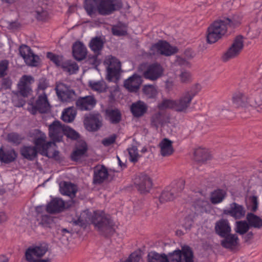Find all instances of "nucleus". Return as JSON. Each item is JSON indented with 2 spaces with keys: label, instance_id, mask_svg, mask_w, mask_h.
<instances>
[{
  "label": "nucleus",
  "instance_id": "nucleus-1",
  "mask_svg": "<svg viewBox=\"0 0 262 262\" xmlns=\"http://www.w3.org/2000/svg\"><path fill=\"white\" fill-rule=\"evenodd\" d=\"M148 262H194L193 253L189 246H184L182 250L178 249L169 253H158L155 251L148 253L147 256Z\"/></svg>",
  "mask_w": 262,
  "mask_h": 262
},
{
  "label": "nucleus",
  "instance_id": "nucleus-2",
  "mask_svg": "<svg viewBox=\"0 0 262 262\" xmlns=\"http://www.w3.org/2000/svg\"><path fill=\"white\" fill-rule=\"evenodd\" d=\"M91 222L101 235L108 237L114 232L115 223L111 216L104 211H94L91 218Z\"/></svg>",
  "mask_w": 262,
  "mask_h": 262
},
{
  "label": "nucleus",
  "instance_id": "nucleus-3",
  "mask_svg": "<svg viewBox=\"0 0 262 262\" xmlns=\"http://www.w3.org/2000/svg\"><path fill=\"white\" fill-rule=\"evenodd\" d=\"M226 24L222 20H217L211 24L207 28L206 40L212 44L221 39L227 32Z\"/></svg>",
  "mask_w": 262,
  "mask_h": 262
},
{
  "label": "nucleus",
  "instance_id": "nucleus-4",
  "mask_svg": "<svg viewBox=\"0 0 262 262\" xmlns=\"http://www.w3.org/2000/svg\"><path fill=\"white\" fill-rule=\"evenodd\" d=\"M201 87L199 84L192 85L190 89L186 91L176 102V111L178 112H186L190 106L193 97L200 91Z\"/></svg>",
  "mask_w": 262,
  "mask_h": 262
},
{
  "label": "nucleus",
  "instance_id": "nucleus-5",
  "mask_svg": "<svg viewBox=\"0 0 262 262\" xmlns=\"http://www.w3.org/2000/svg\"><path fill=\"white\" fill-rule=\"evenodd\" d=\"M33 99L34 98H32L30 100L28 103L29 106L28 107V111L32 115H36L37 113L45 114L50 110V104L45 92H42L38 95L34 102Z\"/></svg>",
  "mask_w": 262,
  "mask_h": 262
},
{
  "label": "nucleus",
  "instance_id": "nucleus-6",
  "mask_svg": "<svg viewBox=\"0 0 262 262\" xmlns=\"http://www.w3.org/2000/svg\"><path fill=\"white\" fill-rule=\"evenodd\" d=\"M185 182L183 180H180L177 182H173L171 185L165 188L159 197L161 203L173 200L178 196L180 193L184 188Z\"/></svg>",
  "mask_w": 262,
  "mask_h": 262
},
{
  "label": "nucleus",
  "instance_id": "nucleus-7",
  "mask_svg": "<svg viewBox=\"0 0 262 262\" xmlns=\"http://www.w3.org/2000/svg\"><path fill=\"white\" fill-rule=\"evenodd\" d=\"M33 135L34 147L36 148V150L43 156H48V150L52 145L55 146V143L52 141H46V134L39 129H35Z\"/></svg>",
  "mask_w": 262,
  "mask_h": 262
},
{
  "label": "nucleus",
  "instance_id": "nucleus-8",
  "mask_svg": "<svg viewBox=\"0 0 262 262\" xmlns=\"http://www.w3.org/2000/svg\"><path fill=\"white\" fill-rule=\"evenodd\" d=\"M122 0H100L98 3V14L106 16L120 11L123 8Z\"/></svg>",
  "mask_w": 262,
  "mask_h": 262
},
{
  "label": "nucleus",
  "instance_id": "nucleus-9",
  "mask_svg": "<svg viewBox=\"0 0 262 262\" xmlns=\"http://www.w3.org/2000/svg\"><path fill=\"white\" fill-rule=\"evenodd\" d=\"M48 250L46 244L29 248L25 253L26 258L28 262H50V259H41V258L46 254Z\"/></svg>",
  "mask_w": 262,
  "mask_h": 262
},
{
  "label": "nucleus",
  "instance_id": "nucleus-10",
  "mask_svg": "<svg viewBox=\"0 0 262 262\" xmlns=\"http://www.w3.org/2000/svg\"><path fill=\"white\" fill-rule=\"evenodd\" d=\"M104 64L106 66L107 80L110 81H112L113 79L118 80L121 69L120 61L115 57L110 55L105 58Z\"/></svg>",
  "mask_w": 262,
  "mask_h": 262
},
{
  "label": "nucleus",
  "instance_id": "nucleus-11",
  "mask_svg": "<svg viewBox=\"0 0 262 262\" xmlns=\"http://www.w3.org/2000/svg\"><path fill=\"white\" fill-rule=\"evenodd\" d=\"M150 51V54L153 55L161 54L168 56L176 53L178 52V49L176 47L171 46L166 40H160L152 45Z\"/></svg>",
  "mask_w": 262,
  "mask_h": 262
},
{
  "label": "nucleus",
  "instance_id": "nucleus-12",
  "mask_svg": "<svg viewBox=\"0 0 262 262\" xmlns=\"http://www.w3.org/2000/svg\"><path fill=\"white\" fill-rule=\"evenodd\" d=\"M244 48L243 36L241 35L235 37L231 46L223 55V61H227L238 56Z\"/></svg>",
  "mask_w": 262,
  "mask_h": 262
},
{
  "label": "nucleus",
  "instance_id": "nucleus-13",
  "mask_svg": "<svg viewBox=\"0 0 262 262\" xmlns=\"http://www.w3.org/2000/svg\"><path fill=\"white\" fill-rule=\"evenodd\" d=\"M56 95L62 102H70L74 100L76 93L70 86L63 82H57L55 88Z\"/></svg>",
  "mask_w": 262,
  "mask_h": 262
},
{
  "label": "nucleus",
  "instance_id": "nucleus-14",
  "mask_svg": "<svg viewBox=\"0 0 262 262\" xmlns=\"http://www.w3.org/2000/svg\"><path fill=\"white\" fill-rule=\"evenodd\" d=\"M135 188L141 194L148 193L152 187L151 179L146 174L141 173L136 175L134 180Z\"/></svg>",
  "mask_w": 262,
  "mask_h": 262
},
{
  "label": "nucleus",
  "instance_id": "nucleus-15",
  "mask_svg": "<svg viewBox=\"0 0 262 262\" xmlns=\"http://www.w3.org/2000/svg\"><path fill=\"white\" fill-rule=\"evenodd\" d=\"M19 52L28 66L36 67L39 64V57L33 53L30 47L25 45L20 46Z\"/></svg>",
  "mask_w": 262,
  "mask_h": 262
},
{
  "label": "nucleus",
  "instance_id": "nucleus-16",
  "mask_svg": "<svg viewBox=\"0 0 262 262\" xmlns=\"http://www.w3.org/2000/svg\"><path fill=\"white\" fill-rule=\"evenodd\" d=\"M34 82V79L31 75H24L17 83V94L23 97H28L33 92L32 84Z\"/></svg>",
  "mask_w": 262,
  "mask_h": 262
},
{
  "label": "nucleus",
  "instance_id": "nucleus-17",
  "mask_svg": "<svg viewBox=\"0 0 262 262\" xmlns=\"http://www.w3.org/2000/svg\"><path fill=\"white\" fill-rule=\"evenodd\" d=\"M64 125H62L59 121L55 120L49 126V135L52 142H60L64 135Z\"/></svg>",
  "mask_w": 262,
  "mask_h": 262
},
{
  "label": "nucleus",
  "instance_id": "nucleus-18",
  "mask_svg": "<svg viewBox=\"0 0 262 262\" xmlns=\"http://www.w3.org/2000/svg\"><path fill=\"white\" fill-rule=\"evenodd\" d=\"M84 124L88 131H97L102 125V117L99 113L90 114L85 117Z\"/></svg>",
  "mask_w": 262,
  "mask_h": 262
},
{
  "label": "nucleus",
  "instance_id": "nucleus-19",
  "mask_svg": "<svg viewBox=\"0 0 262 262\" xmlns=\"http://www.w3.org/2000/svg\"><path fill=\"white\" fill-rule=\"evenodd\" d=\"M224 215L232 217L235 220H239L245 216L246 210L243 205L235 202L229 204V207L223 210Z\"/></svg>",
  "mask_w": 262,
  "mask_h": 262
},
{
  "label": "nucleus",
  "instance_id": "nucleus-20",
  "mask_svg": "<svg viewBox=\"0 0 262 262\" xmlns=\"http://www.w3.org/2000/svg\"><path fill=\"white\" fill-rule=\"evenodd\" d=\"M163 69L160 64L155 62L149 64L143 72V77L152 81L160 78L163 74Z\"/></svg>",
  "mask_w": 262,
  "mask_h": 262
},
{
  "label": "nucleus",
  "instance_id": "nucleus-21",
  "mask_svg": "<svg viewBox=\"0 0 262 262\" xmlns=\"http://www.w3.org/2000/svg\"><path fill=\"white\" fill-rule=\"evenodd\" d=\"M97 101L94 96L88 95L79 97L76 100L75 105L78 110L81 111L92 110L96 105Z\"/></svg>",
  "mask_w": 262,
  "mask_h": 262
},
{
  "label": "nucleus",
  "instance_id": "nucleus-22",
  "mask_svg": "<svg viewBox=\"0 0 262 262\" xmlns=\"http://www.w3.org/2000/svg\"><path fill=\"white\" fill-rule=\"evenodd\" d=\"M108 172L106 167L103 165H98L94 168L93 183L94 184H101L107 178Z\"/></svg>",
  "mask_w": 262,
  "mask_h": 262
},
{
  "label": "nucleus",
  "instance_id": "nucleus-23",
  "mask_svg": "<svg viewBox=\"0 0 262 262\" xmlns=\"http://www.w3.org/2000/svg\"><path fill=\"white\" fill-rule=\"evenodd\" d=\"M142 82V77L137 74H134L124 81V86L130 92H137Z\"/></svg>",
  "mask_w": 262,
  "mask_h": 262
},
{
  "label": "nucleus",
  "instance_id": "nucleus-24",
  "mask_svg": "<svg viewBox=\"0 0 262 262\" xmlns=\"http://www.w3.org/2000/svg\"><path fill=\"white\" fill-rule=\"evenodd\" d=\"M65 208L64 202L57 198H54L46 205V211L50 214H56L64 210Z\"/></svg>",
  "mask_w": 262,
  "mask_h": 262
},
{
  "label": "nucleus",
  "instance_id": "nucleus-25",
  "mask_svg": "<svg viewBox=\"0 0 262 262\" xmlns=\"http://www.w3.org/2000/svg\"><path fill=\"white\" fill-rule=\"evenodd\" d=\"M215 233L220 237L226 236L231 233V228L227 219H221L217 221L214 226Z\"/></svg>",
  "mask_w": 262,
  "mask_h": 262
},
{
  "label": "nucleus",
  "instance_id": "nucleus-26",
  "mask_svg": "<svg viewBox=\"0 0 262 262\" xmlns=\"http://www.w3.org/2000/svg\"><path fill=\"white\" fill-rule=\"evenodd\" d=\"M72 53L73 57L76 60L81 61L86 57L87 49L82 42L77 41L73 45Z\"/></svg>",
  "mask_w": 262,
  "mask_h": 262
},
{
  "label": "nucleus",
  "instance_id": "nucleus-27",
  "mask_svg": "<svg viewBox=\"0 0 262 262\" xmlns=\"http://www.w3.org/2000/svg\"><path fill=\"white\" fill-rule=\"evenodd\" d=\"M130 109L134 117L139 118L143 116L146 113L147 106L144 102L139 100L133 103Z\"/></svg>",
  "mask_w": 262,
  "mask_h": 262
},
{
  "label": "nucleus",
  "instance_id": "nucleus-28",
  "mask_svg": "<svg viewBox=\"0 0 262 262\" xmlns=\"http://www.w3.org/2000/svg\"><path fill=\"white\" fill-rule=\"evenodd\" d=\"M60 193L64 195L74 196L77 192V186L70 182H61L59 184Z\"/></svg>",
  "mask_w": 262,
  "mask_h": 262
},
{
  "label": "nucleus",
  "instance_id": "nucleus-29",
  "mask_svg": "<svg viewBox=\"0 0 262 262\" xmlns=\"http://www.w3.org/2000/svg\"><path fill=\"white\" fill-rule=\"evenodd\" d=\"M55 217L47 214H38L36 221L38 224L44 228H52L55 225Z\"/></svg>",
  "mask_w": 262,
  "mask_h": 262
},
{
  "label": "nucleus",
  "instance_id": "nucleus-30",
  "mask_svg": "<svg viewBox=\"0 0 262 262\" xmlns=\"http://www.w3.org/2000/svg\"><path fill=\"white\" fill-rule=\"evenodd\" d=\"M223 237L224 238L221 242L223 247L226 249H233L237 246L238 237L236 234L230 233L227 236H223Z\"/></svg>",
  "mask_w": 262,
  "mask_h": 262
},
{
  "label": "nucleus",
  "instance_id": "nucleus-31",
  "mask_svg": "<svg viewBox=\"0 0 262 262\" xmlns=\"http://www.w3.org/2000/svg\"><path fill=\"white\" fill-rule=\"evenodd\" d=\"M88 151V146L85 142L82 143L77 146L71 155V160L79 162L84 156Z\"/></svg>",
  "mask_w": 262,
  "mask_h": 262
},
{
  "label": "nucleus",
  "instance_id": "nucleus-32",
  "mask_svg": "<svg viewBox=\"0 0 262 262\" xmlns=\"http://www.w3.org/2000/svg\"><path fill=\"white\" fill-rule=\"evenodd\" d=\"M105 116L110 122L113 124L119 123L122 119V115L118 108H107L105 110Z\"/></svg>",
  "mask_w": 262,
  "mask_h": 262
},
{
  "label": "nucleus",
  "instance_id": "nucleus-33",
  "mask_svg": "<svg viewBox=\"0 0 262 262\" xmlns=\"http://www.w3.org/2000/svg\"><path fill=\"white\" fill-rule=\"evenodd\" d=\"M227 196L226 191L218 188L211 192L210 200L212 204H217L222 202Z\"/></svg>",
  "mask_w": 262,
  "mask_h": 262
},
{
  "label": "nucleus",
  "instance_id": "nucleus-34",
  "mask_svg": "<svg viewBox=\"0 0 262 262\" xmlns=\"http://www.w3.org/2000/svg\"><path fill=\"white\" fill-rule=\"evenodd\" d=\"M104 42L100 37L96 36L91 40L89 43V47L95 54L100 55L104 47Z\"/></svg>",
  "mask_w": 262,
  "mask_h": 262
},
{
  "label": "nucleus",
  "instance_id": "nucleus-35",
  "mask_svg": "<svg viewBox=\"0 0 262 262\" xmlns=\"http://www.w3.org/2000/svg\"><path fill=\"white\" fill-rule=\"evenodd\" d=\"M159 146L161 154L163 157L170 156L173 152L172 142L167 138L163 139Z\"/></svg>",
  "mask_w": 262,
  "mask_h": 262
},
{
  "label": "nucleus",
  "instance_id": "nucleus-36",
  "mask_svg": "<svg viewBox=\"0 0 262 262\" xmlns=\"http://www.w3.org/2000/svg\"><path fill=\"white\" fill-rule=\"evenodd\" d=\"M88 85L92 90L98 93H105L108 89V86L103 80L97 81L91 80L89 81Z\"/></svg>",
  "mask_w": 262,
  "mask_h": 262
},
{
  "label": "nucleus",
  "instance_id": "nucleus-37",
  "mask_svg": "<svg viewBox=\"0 0 262 262\" xmlns=\"http://www.w3.org/2000/svg\"><path fill=\"white\" fill-rule=\"evenodd\" d=\"M100 0H84V8L88 15L98 13V3Z\"/></svg>",
  "mask_w": 262,
  "mask_h": 262
},
{
  "label": "nucleus",
  "instance_id": "nucleus-38",
  "mask_svg": "<svg viewBox=\"0 0 262 262\" xmlns=\"http://www.w3.org/2000/svg\"><path fill=\"white\" fill-rule=\"evenodd\" d=\"M127 24L121 21L112 27V34L117 36H123L127 34Z\"/></svg>",
  "mask_w": 262,
  "mask_h": 262
},
{
  "label": "nucleus",
  "instance_id": "nucleus-39",
  "mask_svg": "<svg viewBox=\"0 0 262 262\" xmlns=\"http://www.w3.org/2000/svg\"><path fill=\"white\" fill-rule=\"evenodd\" d=\"M16 154L13 149L4 150L3 146L0 148V161L8 163L13 161L15 158Z\"/></svg>",
  "mask_w": 262,
  "mask_h": 262
},
{
  "label": "nucleus",
  "instance_id": "nucleus-40",
  "mask_svg": "<svg viewBox=\"0 0 262 262\" xmlns=\"http://www.w3.org/2000/svg\"><path fill=\"white\" fill-rule=\"evenodd\" d=\"M21 154L26 159L33 161L37 156L38 151L34 146H24L20 150Z\"/></svg>",
  "mask_w": 262,
  "mask_h": 262
},
{
  "label": "nucleus",
  "instance_id": "nucleus-41",
  "mask_svg": "<svg viewBox=\"0 0 262 262\" xmlns=\"http://www.w3.org/2000/svg\"><path fill=\"white\" fill-rule=\"evenodd\" d=\"M246 219L250 227L257 229L262 228V219L253 213H248Z\"/></svg>",
  "mask_w": 262,
  "mask_h": 262
},
{
  "label": "nucleus",
  "instance_id": "nucleus-42",
  "mask_svg": "<svg viewBox=\"0 0 262 262\" xmlns=\"http://www.w3.org/2000/svg\"><path fill=\"white\" fill-rule=\"evenodd\" d=\"M61 68L63 71L68 72L69 74L76 73L79 69L78 64L70 60L64 61Z\"/></svg>",
  "mask_w": 262,
  "mask_h": 262
},
{
  "label": "nucleus",
  "instance_id": "nucleus-43",
  "mask_svg": "<svg viewBox=\"0 0 262 262\" xmlns=\"http://www.w3.org/2000/svg\"><path fill=\"white\" fill-rule=\"evenodd\" d=\"M194 155L195 160L199 162H204L211 159V155L205 148L196 149L194 152Z\"/></svg>",
  "mask_w": 262,
  "mask_h": 262
},
{
  "label": "nucleus",
  "instance_id": "nucleus-44",
  "mask_svg": "<svg viewBox=\"0 0 262 262\" xmlns=\"http://www.w3.org/2000/svg\"><path fill=\"white\" fill-rule=\"evenodd\" d=\"M232 101L237 107L244 106L248 103V98L243 93L238 92L233 95Z\"/></svg>",
  "mask_w": 262,
  "mask_h": 262
},
{
  "label": "nucleus",
  "instance_id": "nucleus-45",
  "mask_svg": "<svg viewBox=\"0 0 262 262\" xmlns=\"http://www.w3.org/2000/svg\"><path fill=\"white\" fill-rule=\"evenodd\" d=\"M76 115V111L73 107H69L63 112L61 119L65 122H72Z\"/></svg>",
  "mask_w": 262,
  "mask_h": 262
},
{
  "label": "nucleus",
  "instance_id": "nucleus-46",
  "mask_svg": "<svg viewBox=\"0 0 262 262\" xmlns=\"http://www.w3.org/2000/svg\"><path fill=\"white\" fill-rule=\"evenodd\" d=\"M47 57L53 62L57 67H61L64 62L63 56L56 55L52 52H48Z\"/></svg>",
  "mask_w": 262,
  "mask_h": 262
},
{
  "label": "nucleus",
  "instance_id": "nucleus-47",
  "mask_svg": "<svg viewBox=\"0 0 262 262\" xmlns=\"http://www.w3.org/2000/svg\"><path fill=\"white\" fill-rule=\"evenodd\" d=\"M150 122L151 126L158 129L159 126L163 124L162 114L160 112L154 114L151 117Z\"/></svg>",
  "mask_w": 262,
  "mask_h": 262
},
{
  "label": "nucleus",
  "instance_id": "nucleus-48",
  "mask_svg": "<svg viewBox=\"0 0 262 262\" xmlns=\"http://www.w3.org/2000/svg\"><path fill=\"white\" fill-rule=\"evenodd\" d=\"M249 227L248 223L246 221H238L236 223L235 231L239 234L243 235L249 230Z\"/></svg>",
  "mask_w": 262,
  "mask_h": 262
},
{
  "label": "nucleus",
  "instance_id": "nucleus-49",
  "mask_svg": "<svg viewBox=\"0 0 262 262\" xmlns=\"http://www.w3.org/2000/svg\"><path fill=\"white\" fill-rule=\"evenodd\" d=\"M127 150L129 156L130 161L134 163L137 162L140 157L138 154L137 146L136 145H132L130 147L127 148Z\"/></svg>",
  "mask_w": 262,
  "mask_h": 262
},
{
  "label": "nucleus",
  "instance_id": "nucleus-50",
  "mask_svg": "<svg viewBox=\"0 0 262 262\" xmlns=\"http://www.w3.org/2000/svg\"><path fill=\"white\" fill-rule=\"evenodd\" d=\"M143 92L149 98H155L158 93L156 88L152 85H144L143 88Z\"/></svg>",
  "mask_w": 262,
  "mask_h": 262
},
{
  "label": "nucleus",
  "instance_id": "nucleus-51",
  "mask_svg": "<svg viewBox=\"0 0 262 262\" xmlns=\"http://www.w3.org/2000/svg\"><path fill=\"white\" fill-rule=\"evenodd\" d=\"M225 24L227 29L228 27L235 28L238 27L241 24V17H226L224 20H222Z\"/></svg>",
  "mask_w": 262,
  "mask_h": 262
},
{
  "label": "nucleus",
  "instance_id": "nucleus-52",
  "mask_svg": "<svg viewBox=\"0 0 262 262\" xmlns=\"http://www.w3.org/2000/svg\"><path fill=\"white\" fill-rule=\"evenodd\" d=\"M64 135L73 140H77L80 137L76 131L69 126H65Z\"/></svg>",
  "mask_w": 262,
  "mask_h": 262
},
{
  "label": "nucleus",
  "instance_id": "nucleus-53",
  "mask_svg": "<svg viewBox=\"0 0 262 262\" xmlns=\"http://www.w3.org/2000/svg\"><path fill=\"white\" fill-rule=\"evenodd\" d=\"M96 54L94 55H89L86 60V62L92 66L93 68H97L100 64V60L98 59Z\"/></svg>",
  "mask_w": 262,
  "mask_h": 262
},
{
  "label": "nucleus",
  "instance_id": "nucleus-54",
  "mask_svg": "<svg viewBox=\"0 0 262 262\" xmlns=\"http://www.w3.org/2000/svg\"><path fill=\"white\" fill-rule=\"evenodd\" d=\"M176 102L175 100L166 99L163 100L159 105V107L160 109H164L167 108H173L176 110Z\"/></svg>",
  "mask_w": 262,
  "mask_h": 262
},
{
  "label": "nucleus",
  "instance_id": "nucleus-55",
  "mask_svg": "<svg viewBox=\"0 0 262 262\" xmlns=\"http://www.w3.org/2000/svg\"><path fill=\"white\" fill-rule=\"evenodd\" d=\"M195 208L198 210L200 209V211L203 212L206 210V207L209 205L208 202L206 201L198 200L195 203Z\"/></svg>",
  "mask_w": 262,
  "mask_h": 262
},
{
  "label": "nucleus",
  "instance_id": "nucleus-56",
  "mask_svg": "<svg viewBox=\"0 0 262 262\" xmlns=\"http://www.w3.org/2000/svg\"><path fill=\"white\" fill-rule=\"evenodd\" d=\"M116 136L113 134L107 138L103 139L102 143L105 146H108L115 142Z\"/></svg>",
  "mask_w": 262,
  "mask_h": 262
},
{
  "label": "nucleus",
  "instance_id": "nucleus-57",
  "mask_svg": "<svg viewBox=\"0 0 262 262\" xmlns=\"http://www.w3.org/2000/svg\"><path fill=\"white\" fill-rule=\"evenodd\" d=\"M49 86L48 81L46 78L42 77L39 80L38 89L43 92Z\"/></svg>",
  "mask_w": 262,
  "mask_h": 262
},
{
  "label": "nucleus",
  "instance_id": "nucleus-58",
  "mask_svg": "<svg viewBox=\"0 0 262 262\" xmlns=\"http://www.w3.org/2000/svg\"><path fill=\"white\" fill-rule=\"evenodd\" d=\"M180 80L183 83H187L191 81L190 73L187 71L182 72L180 75Z\"/></svg>",
  "mask_w": 262,
  "mask_h": 262
},
{
  "label": "nucleus",
  "instance_id": "nucleus-59",
  "mask_svg": "<svg viewBox=\"0 0 262 262\" xmlns=\"http://www.w3.org/2000/svg\"><path fill=\"white\" fill-rule=\"evenodd\" d=\"M249 199L252 204L251 211L255 212L258 208V202L257 197L255 195L250 196Z\"/></svg>",
  "mask_w": 262,
  "mask_h": 262
},
{
  "label": "nucleus",
  "instance_id": "nucleus-60",
  "mask_svg": "<svg viewBox=\"0 0 262 262\" xmlns=\"http://www.w3.org/2000/svg\"><path fill=\"white\" fill-rule=\"evenodd\" d=\"M8 62L6 60L0 61V78L6 75V71L8 68Z\"/></svg>",
  "mask_w": 262,
  "mask_h": 262
},
{
  "label": "nucleus",
  "instance_id": "nucleus-61",
  "mask_svg": "<svg viewBox=\"0 0 262 262\" xmlns=\"http://www.w3.org/2000/svg\"><path fill=\"white\" fill-rule=\"evenodd\" d=\"M193 223V221L190 216H186L184 219V223L183 226L186 229H190L192 226Z\"/></svg>",
  "mask_w": 262,
  "mask_h": 262
},
{
  "label": "nucleus",
  "instance_id": "nucleus-62",
  "mask_svg": "<svg viewBox=\"0 0 262 262\" xmlns=\"http://www.w3.org/2000/svg\"><path fill=\"white\" fill-rule=\"evenodd\" d=\"M48 156H46L47 157L49 158H52L54 159L55 161H60L61 160V158L59 155V151L57 150H55L54 152L52 153V154H50L49 152L48 151Z\"/></svg>",
  "mask_w": 262,
  "mask_h": 262
},
{
  "label": "nucleus",
  "instance_id": "nucleus-63",
  "mask_svg": "<svg viewBox=\"0 0 262 262\" xmlns=\"http://www.w3.org/2000/svg\"><path fill=\"white\" fill-rule=\"evenodd\" d=\"M74 224L81 227H85L86 226L87 221L83 219L81 216H80L77 220L74 221Z\"/></svg>",
  "mask_w": 262,
  "mask_h": 262
},
{
  "label": "nucleus",
  "instance_id": "nucleus-64",
  "mask_svg": "<svg viewBox=\"0 0 262 262\" xmlns=\"http://www.w3.org/2000/svg\"><path fill=\"white\" fill-rule=\"evenodd\" d=\"M7 140L9 142L15 144L16 142V135L14 133L9 134Z\"/></svg>",
  "mask_w": 262,
  "mask_h": 262
}]
</instances>
